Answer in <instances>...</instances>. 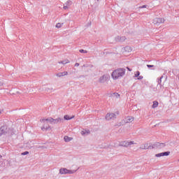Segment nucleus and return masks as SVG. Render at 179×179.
<instances>
[{"instance_id":"obj_1","label":"nucleus","mask_w":179,"mask_h":179,"mask_svg":"<svg viewBox=\"0 0 179 179\" xmlns=\"http://www.w3.org/2000/svg\"><path fill=\"white\" fill-rule=\"evenodd\" d=\"M124 75L125 69H117L111 73L112 79H113V80H117V79L122 78Z\"/></svg>"},{"instance_id":"obj_2","label":"nucleus","mask_w":179,"mask_h":179,"mask_svg":"<svg viewBox=\"0 0 179 179\" xmlns=\"http://www.w3.org/2000/svg\"><path fill=\"white\" fill-rule=\"evenodd\" d=\"M47 122H50V124H58V122H62V119H61V117H58L57 119L49 117L48 119H42L41 120V122L43 124H47Z\"/></svg>"},{"instance_id":"obj_3","label":"nucleus","mask_w":179,"mask_h":179,"mask_svg":"<svg viewBox=\"0 0 179 179\" xmlns=\"http://www.w3.org/2000/svg\"><path fill=\"white\" fill-rule=\"evenodd\" d=\"M59 173L61 174H73V173H76V171L66 169V168H62L59 170Z\"/></svg>"},{"instance_id":"obj_4","label":"nucleus","mask_w":179,"mask_h":179,"mask_svg":"<svg viewBox=\"0 0 179 179\" xmlns=\"http://www.w3.org/2000/svg\"><path fill=\"white\" fill-rule=\"evenodd\" d=\"M108 75H103L102 77L99 78L100 83H104V82H106V80H108Z\"/></svg>"},{"instance_id":"obj_5","label":"nucleus","mask_w":179,"mask_h":179,"mask_svg":"<svg viewBox=\"0 0 179 179\" xmlns=\"http://www.w3.org/2000/svg\"><path fill=\"white\" fill-rule=\"evenodd\" d=\"M140 149H142V150L151 149V145H150V143L143 144V145H141Z\"/></svg>"},{"instance_id":"obj_6","label":"nucleus","mask_w":179,"mask_h":179,"mask_svg":"<svg viewBox=\"0 0 179 179\" xmlns=\"http://www.w3.org/2000/svg\"><path fill=\"white\" fill-rule=\"evenodd\" d=\"M170 155V152H161L155 155L156 157H162L163 156H169Z\"/></svg>"},{"instance_id":"obj_7","label":"nucleus","mask_w":179,"mask_h":179,"mask_svg":"<svg viewBox=\"0 0 179 179\" xmlns=\"http://www.w3.org/2000/svg\"><path fill=\"white\" fill-rule=\"evenodd\" d=\"M130 145H134V142L123 141L121 143V146H124L125 148H128Z\"/></svg>"},{"instance_id":"obj_8","label":"nucleus","mask_w":179,"mask_h":179,"mask_svg":"<svg viewBox=\"0 0 179 179\" xmlns=\"http://www.w3.org/2000/svg\"><path fill=\"white\" fill-rule=\"evenodd\" d=\"M115 117L114 113H108L106 116V120H113Z\"/></svg>"},{"instance_id":"obj_9","label":"nucleus","mask_w":179,"mask_h":179,"mask_svg":"<svg viewBox=\"0 0 179 179\" xmlns=\"http://www.w3.org/2000/svg\"><path fill=\"white\" fill-rule=\"evenodd\" d=\"M139 75H141V72L136 71L134 74V76L135 78H138L139 80H141V79H143V76Z\"/></svg>"},{"instance_id":"obj_10","label":"nucleus","mask_w":179,"mask_h":179,"mask_svg":"<svg viewBox=\"0 0 179 179\" xmlns=\"http://www.w3.org/2000/svg\"><path fill=\"white\" fill-rule=\"evenodd\" d=\"M155 23H164V19L157 17L154 20Z\"/></svg>"},{"instance_id":"obj_11","label":"nucleus","mask_w":179,"mask_h":179,"mask_svg":"<svg viewBox=\"0 0 179 179\" xmlns=\"http://www.w3.org/2000/svg\"><path fill=\"white\" fill-rule=\"evenodd\" d=\"M115 41H125V37H124V36H117L116 38H115Z\"/></svg>"},{"instance_id":"obj_12","label":"nucleus","mask_w":179,"mask_h":179,"mask_svg":"<svg viewBox=\"0 0 179 179\" xmlns=\"http://www.w3.org/2000/svg\"><path fill=\"white\" fill-rule=\"evenodd\" d=\"M66 75H68V72L64 71L63 73H59L57 74V76H58V78H61L62 76H66Z\"/></svg>"},{"instance_id":"obj_13","label":"nucleus","mask_w":179,"mask_h":179,"mask_svg":"<svg viewBox=\"0 0 179 179\" xmlns=\"http://www.w3.org/2000/svg\"><path fill=\"white\" fill-rule=\"evenodd\" d=\"M64 120H72V119H73V118H75V115H73L72 117H69V115H65L64 116Z\"/></svg>"},{"instance_id":"obj_14","label":"nucleus","mask_w":179,"mask_h":179,"mask_svg":"<svg viewBox=\"0 0 179 179\" xmlns=\"http://www.w3.org/2000/svg\"><path fill=\"white\" fill-rule=\"evenodd\" d=\"M89 134H90V130L83 129V130L81 131V134H82V135H89Z\"/></svg>"},{"instance_id":"obj_15","label":"nucleus","mask_w":179,"mask_h":179,"mask_svg":"<svg viewBox=\"0 0 179 179\" xmlns=\"http://www.w3.org/2000/svg\"><path fill=\"white\" fill-rule=\"evenodd\" d=\"M72 138L69 137L68 136H64V141L65 142H71V141H72Z\"/></svg>"},{"instance_id":"obj_16","label":"nucleus","mask_w":179,"mask_h":179,"mask_svg":"<svg viewBox=\"0 0 179 179\" xmlns=\"http://www.w3.org/2000/svg\"><path fill=\"white\" fill-rule=\"evenodd\" d=\"M64 5H66V6H69V8L72 5V1L71 0H68Z\"/></svg>"},{"instance_id":"obj_17","label":"nucleus","mask_w":179,"mask_h":179,"mask_svg":"<svg viewBox=\"0 0 179 179\" xmlns=\"http://www.w3.org/2000/svg\"><path fill=\"white\" fill-rule=\"evenodd\" d=\"M59 64H62L63 65H66V64H69V60L66 59L64 61L59 62Z\"/></svg>"},{"instance_id":"obj_18","label":"nucleus","mask_w":179,"mask_h":179,"mask_svg":"<svg viewBox=\"0 0 179 179\" xmlns=\"http://www.w3.org/2000/svg\"><path fill=\"white\" fill-rule=\"evenodd\" d=\"M134 121V117L129 116L127 117V122H132Z\"/></svg>"},{"instance_id":"obj_19","label":"nucleus","mask_w":179,"mask_h":179,"mask_svg":"<svg viewBox=\"0 0 179 179\" xmlns=\"http://www.w3.org/2000/svg\"><path fill=\"white\" fill-rule=\"evenodd\" d=\"M159 106V102L157 101H153L152 108H156Z\"/></svg>"},{"instance_id":"obj_20","label":"nucleus","mask_w":179,"mask_h":179,"mask_svg":"<svg viewBox=\"0 0 179 179\" xmlns=\"http://www.w3.org/2000/svg\"><path fill=\"white\" fill-rule=\"evenodd\" d=\"M160 145H163V144H160V143H156L153 145L152 146V149H155V148H159V146H160Z\"/></svg>"},{"instance_id":"obj_21","label":"nucleus","mask_w":179,"mask_h":179,"mask_svg":"<svg viewBox=\"0 0 179 179\" xmlns=\"http://www.w3.org/2000/svg\"><path fill=\"white\" fill-rule=\"evenodd\" d=\"M55 27H57V29H61V27H62V24L57 23V24H56Z\"/></svg>"},{"instance_id":"obj_22","label":"nucleus","mask_w":179,"mask_h":179,"mask_svg":"<svg viewBox=\"0 0 179 179\" xmlns=\"http://www.w3.org/2000/svg\"><path fill=\"white\" fill-rule=\"evenodd\" d=\"M49 128H50V125L43 126V127H42V131H45V130H47V129H49Z\"/></svg>"},{"instance_id":"obj_23","label":"nucleus","mask_w":179,"mask_h":179,"mask_svg":"<svg viewBox=\"0 0 179 179\" xmlns=\"http://www.w3.org/2000/svg\"><path fill=\"white\" fill-rule=\"evenodd\" d=\"M80 52L83 53V54H87V50L81 49V50H80Z\"/></svg>"},{"instance_id":"obj_24","label":"nucleus","mask_w":179,"mask_h":179,"mask_svg":"<svg viewBox=\"0 0 179 179\" xmlns=\"http://www.w3.org/2000/svg\"><path fill=\"white\" fill-rule=\"evenodd\" d=\"M63 8H64L65 10H66V9H69V7L68 6L64 4Z\"/></svg>"},{"instance_id":"obj_25","label":"nucleus","mask_w":179,"mask_h":179,"mask_svg":"<svg viewBox=\"0 0 179 179\" xmlns=\"http://www.w3.org/2000/svg\"><path fill=\"white\" fill-rule=\"evenodd\" d=\"M26 155H29V152L25 151V152H24L22 153V156H26Z\"/></svg>"},{"instance_id":"obj_26","label":"nucleus","mask_w":179,"mask_h":179,"mask_svg":"<svg viewBox=\"0 0 179 179\" xmlns=\"http://www.w3.org/2000/svg\"><path fill=\"white\" fill-rule=\"evenodd\" d=\"M3 129H2V127L1 128H0V136H1V135H2L3 134Z\"/></svg>"},{"instance_id":"obj_27","label":"nucleus","mask_w":179,"mask_h":179,"mask_svg":"<svg viewBox=\"0 0 179 179\" xmlns=\"http://www.w3.org/2000/svg\"><path fill=\"white\" fill-rule=\"evenodd\" d=\"M113 94L114 96H115V97H120V95L118 93H114Z\"/></svg>"},{"instance_id":"obj_28","label":"nucleus","mask_w":179,"mask_h":179,"mask_svg":"<svg viewBox=\"0 0 179 179\" xmlns=\"http://www.w3.org/2000/svg\"><path fill=\"white\" fill-rule=\"evenodd\" d=\"M148 68H153V65L148 64L147 65Z\"/></svg>"},{"instance_id":"obj_29","label":"nucleus","mask_w":179,"mask_h":179,"mask_svg":"<svg viewBox=\"0 0 179 179\" xmlns=\"http://www.w3.org/2000/svg\"><path fill=\"white\" fill-rule=\"evenodd\" d=\"M140 8H148V6L144 5V6H143L140 7Z\"/></svg>"},{"instance_id":"obj_30","label":"nucleus","mask_w":179,"mask_h":179,"mask_svg":"<svg viewBox=\"0 0 179 179\" xmlns=\"http://www.w3.org/2000/svg\"><path fill=\"white\" fill-rule=\"evenodd\" d=\"M75 66H79V63H76Z\"/></svg>"},{"instance_id":"obj_31","label":"nucleus","mask_w":179,"mask_h":179,"mask_svg":"<svg viewBox=\"0 0 179 179\" xmlns=\"http://www.w3.org/2000/svg\"><path fill=\"white\" fill-rule=\"evenodd\" d=\"M127 69H128V71H132V70H131V69H129V67H127Z\"/></svg>"},{"instance_id":"obj_32","label":"nucleus","mask_w":179,"mask_h":179,"mask_svg":"<svg viewBox=\"0 0 179 179\" xmlns=\"http://www.w3.org/2000/svg\"><path fill=\"white\" fill-rule=\"evenodd\" d=\"M78 171V169H76V170H73V171Z\"/></svg>"},{"instance_id":"obj_33","label":"nucleus","mask_w":179,"mask_h":179,"mask_svg":"<svg viewBox=\"0 0 179 179\" xmlns=\"http://www.w3.org/2000/svg\"><path fill=\"white\" fill-rule=\"evenodd\" d=\"M2 157V155H0V158Z\"/></svg>"},{"instance_id":"obj_34","label":"nucleus","mask_w":179,"mask_h":179,"mask_svg":"<svg viewBox=\"0 0 179 179\" xmlns=\"http://www.w3.org/2000/svg\"><path fill=\"white\" fill-rule=\"evenodd\" d=\"M97 1H99V0H96Z\"/></svg>"},{"instance_id":"obj_35","label":"nucleus","mask_w":179,"mask_h":179,"mask_svg":"<svg viewBox=\"0 0 179 179\" xmlns=\"http://www.w3.org/2000/svg\"><path fill=\"white\" fill-rule=\"evenodd\" d=\"M0 114H1V111H0Z\"/></svg>"},{"instance_id":"obj_36","label":"nucleus","mask_w":179,"mask_h":179,"mask_svg":"<svg viewBox=\"0 0 179 179\" xmlns=\"http://www.w3.org/2000/svg\"><path fill=\"white\" fill-rule=\"evenodd\" d=\"M178 162H179V159H178Z\"/></svg>"}]
</instances>
